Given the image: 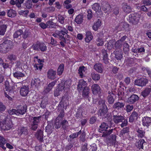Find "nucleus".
Segmentation results:
<instances>
[{
    "mask_svg": "<svg viewBox=\"0 0 151 151\" xmlns=\"http://www.w3.org/2000/svg\"><path fill=\"white\" fill-rule=\"evenodd\" d=\"M0 126L2 130H8L11 128L12 124L9 119L5 115H0Z\"/></svg>",
    "mask_w": 151,
    "mask_h": 151,
    "instance_id": "1",
    "label": "nucleus"
},
{
    "mask_svg": "<svg viewBox=\"0 0 151 151\" xmlns=\"http://www.w3.org/2000/svg\"><path fill=\"white\" fill-rule=\"evenodd\" d=\"M108 128V124L105 122H103L99 126V131L100 132H103V134L101 137H106L108 136L112 132L113 129L107 130Z\"/></svg>",
    "mask_w": 151,
    "mask_h": 151,
    "instance_id": "2",
    "label": "nucleus"
},
{
    "mask_svg": "<svg viewBox=\"0 0 151 151\" xmlns=\"http://www.w3.org/2000/svg\"><path fill=\"white\" fill-rule=\"evenodd\" d=\"M12 43V42L10 40H5L3 43L0 44V52L4 53H6L10 49Z\"/></svg>",
    "mask_w": 151,
    "mask_h": 151,
    "instance_id": "3",
    "label": "nucleus"
},
{
    "mask_svg": "<svg viewBox=\"0 0 151 151\" xmlns=\"http://www.w3.org/2000/svg\"><path fill=\"white\" fill-rule=\"evenodd\" d=\"M140 15L137 13L132 14L129 15V22L134 24H138Z\"/></svg>",
    "mask_w": 151,
    "mask_h": 151,
    "instance_id": "4",
    "label": "nucleus"
},
{
    "mask_svg": "<svg viewBox=\"0 0 151 151\" xmlns=\"http://www.w3.org/2000/svg\"><path fill=\"white\" fill-rule=\"evenodd\" d=\"M148 82V80L146 78L142 77L135 80L134 81V84L139 86L143 87L146 85Z\"/></svg>",
    "mask_w": 151,
    "mask_h": 151,
    "instance_id": "5",
    "label": "nucleus"
},
{
    "mask_svg": "<svg viewBox=\"0 0 151 151\" xmlns=\"http://www.w3.org/2000/svg\"><path fill=\"white\" fill-rule=\"evenodd\" d=\"M104 107L105 108L100 109L98 111V114L101 117V118H106L108 115L107 114L108 109L107 106H104Z\"/></svg>",
    "mask_w": 151,
    "mask_h": 151,
    "instance_id": "6",
    "label": "nucleus"
},
{
    "mask_svg": "<svg viewBox=\"0 0 151 151\" xmlns=\"http://www.w3.org/2000/svg\"><path fill=\"white\" fill-rule=\"evenodd\" d=\"M139 99V97L136 95L132 94L127 99V102L129 104H133L137 101Z\"/></svg>",
    "mask_w": 151,
    "mask_h": 151,
    "instance_id": "7",
    "label": "nucleus"
},
{
    "mask_svg": "<svg viewBox=\"0 0 151 151\" xmlns=\"http://www.w3.org/2000/svg\"><path fill=\"white\" fill-rule=\"evenodd\" d=\"M67 31L65 32L62 30L60 31H56V34L58 36H59V38L63 42H65V39H66V37L64 36L65 34L66 33Z\"/></svg>",
    "mask_w": 151,
    "mask_h": 151,
    "instance_id": "8",
    "label": "nucleus"
},
{
    "mask_svg": "<svg viewBox=\"0 0 151 151\" xmlns=\"http://www.w3.org/2000/svg\"><path fill=\"white\" fill-rule=\"evenodd\" d=\"M102 55L103 56V62L105 64H107L109 63V59L108 57V54L107 50L104 49H103L102 50Z\"/></svg>",
    "mask_w": 151,
    "mask_h": 151,
    "instance_id": "9",
    "label": "nucleus"
},
{
    "mask_svg": "<svg viewBox=\"0 0 151 151\" xmlns=\"http://www.w3.org/2000/svg\"><path fill=\"white\" fill-rule=\"evenodd\" d=\"M56 72L52 69L49 70L47 73V76L49 78L52 80H54L56 78Z\"/></svg>",
    "mask_w": 151,
    "mask_h": 151,
    "instance_id": "10",
    "label": "nucleus"
},
{
    "mask_svg": "<svg viewBox=\"0 0 151 151\" xmlns=\"http://www.w3.org/2000/svg\"><path fill=\"white\" fill-rule=\"evenodd\" d=\"M151 124V117L146 116L143 118L142 124L144 126L148 127Z\"/></svg>",
    "mask_w": 151,
    "mask_h": 151,
    "instance_id": "11",
    "label": "nucleus"
},
{
    "mask_svg": "<svg viewBox=\"0 0 151 151\" xmlns=\"http://www.w3.org/2000/svg\"><path fill=\"white\" fill-rule=\"evenodd\" d=\"M29 88L27 86H24L21 88L20 93L23 96H25L28 94Z\"/></svg>",
    "mask_w": 151,
    "mask_h": 151,
    "instance_id": "12",
    "label": "nucleus"
},
{
    "mask_svg": "<svg viewBox=\"0 0 151 151\" xmlns=\"http://www.w3.org/2000/svg\"><path fill=\"white\" fill-rule=\"evenodd\" d=\"M93 68L99 73H103V67L102 64L100 63L95 64L94 65Z\"/></svg>",
    "mask_w": 151,
    "mask_h": 151,
    "instance_id": "13",
    "label": "nucleus"
},
{
    "mask_svg": "<svg viewBox=\"0 0 151 151\" xmlns=\"http://www.w3.org/2000/svg\"><path fill=\"white\" fill-rule=\"evenodd\" d=\"M93 93L94 94H99L101 93V89L97 84H94L92 86Z\"/></svg>",
    "mask_w": 151,
    "mask_h": 151,
    "instance_id": "14",
    "label": "nucleus"
},
{
    "mask_svg": "<svg viewBox=\"0 0 151 151\" xmlns=\"http://www.w3.org/2000/svg\"><path fill=\"white\" fill-rule=\"evenodd\" d=\"M18 134L20 136L22 134L24 135H27L28 131L27 128L24 127H20L18 129Z\"/></svg>",
    "mask_w": 151,
    "mask_h": 151,
    "instance_id": "15",
    "label": "nucleus"
},
{
    "mask_svg": "<svg viewBox=\"0 0 151 151\" xmlns=\"http://www.w3.org/2000/svg\"><path fill=\"white\" fill-rule=\"evenodd\" d=\"M6 90L8 91L9 92L8 94H9L12 97L14 96V93L13 92V88L9 84L8 82L6 81L5 84Z\"/></svg>",
    "mask_w": 151,
    "mask_h": 151,
    "instance_id": "16",
    "label": "nucleus"
},
{
    "mask_svg": "<svg viewBox=\"0 0 151 151\" xmlns=\"http://www.w3.org/2000/svg\"><path fill=\"white\" fill-rule=\"evenodd\" d=\"M27 109V107L26 106H20L17 110V115H23L26 112Z\"/></svg>",
    "mask_w": 151,
    "mask_h": 151,
    "instance_id": "17",
    "label": "nucleus"
},
{
    "mask_svg": "<svg viewBox=\"0 0 151 151\" xmlns=\"http://www.w3.org/2000/svg\"><path fill=\"white\" fill-rule=\"evenodd\" d=\"M7 26L6 24L2 23V22L0 21V35H4L6 32Z\"/></svg>",
    "mask_w": 151,
    "mask_h": 151,
    "instance_id": "18",
    "label": "nucleus"
},
{
    "mask_svg": "<svg viewBox=\"0 0 151 151\" xmlns=\"http://www.w3.org/2000/svg\"><path fill=\"white\" fill-rule=\"evenodd\" d=\"M87 83L86 81L83 79L80 80L78 86V89L79 91H81L82 89L85 88L86 87H87L86 85Z\"/></svg>",
    "mask_w": 151,
    "mask_h": 151,
    "instance_id": "19",
    "label": "nucleus"
},
{
    "mask_svg": "<svg viewBox=\"0 0 151 151\" xmlns=\"http://www.w3.org/2000/svg\"><path fill=\"white\" fill-rule=\"evenodd\" d=\"M124 119V116L120 115H114L113 116V119L114 122L117 124L118 123L122 122V121Z\"/></svg>",
    "mask_w": 151,
    "mask_h": 151,
    "instance_id": "20",
    "label": "nucleus"
},
{
    "mask_svg": "<svg viewBox=\"0 0 151 151\" xmlns=\"http://www.w3.org/2000/svg\"><path fill=\"white\" fill-rule=\"evenodd\" d=\"M125 105V103L124 102H118L115 103L113 106L114 109L117 110H119L123 108Z\"/></svg>",
    "mask_w": 151,
    "mask_h": 151,
    "instance_id": "21",
    "label": "nucleus"
},
{
    "mask_svg": "<svg viewBox=\"0 0 151 151\" xmlns=\"http://www.w3.org/2000/svg\"><path fill=\"white\" fill-rule=\"evenodd\" d=\"M35 136L40 142H43V133L41 130H38Z\"/></svg>",
    "mask_w": 151,
    "mask_h": 151,
    "instance_id": "22",
    "label": "nucleus"
},
{
    "mask_svg": "<svg viewBox=\"0 0 151 151\" xmlns=\"http://www.w3.org/2000/svg\"><path fill=\"white\" fill-rule=\"evenodd\" d=\"M108 93L109 95L107 97L108 102L109 104H112L114 103V94L110 91L108 92Z\"/></svg>",
    "mask_w": 151,
    "mask_h": 151,
    "instance_id": "23",
    "label": "nucleus"
},
{
    "mask_svg": "<svg viewBox=\"0 0 151 151\" xmlns=\"http://www.w3.org/2000/svg\"><path fill=\"white\" fill-rule=\"evenodd\" d=\"M146 142L143 139H141L135 143L136 147L139 149H143V144L145 143Z\"/></svg>",
    "mask_w": 151,
    "mask_h": 151,
    "instance_id": "24",
    "label": "nucleus"
},
{
    "mask_svg": "<svg viewBox=\"0 0 151 151\" xmlns=\"http://www.w3.org/2000/svg\"><path fill=\"white\" fill-rule=\"evenodd\" d=\"M138 117V114L136 112H133L129 118V122H133L135 120L137 119Z\"/></svg>",
    "mask_w": 151,
    "mask_h": 151,
    "instance_id": "25",
    "label": "nucleus"
},
{
    "mask_svg": "<svg viewBox=\"0 0 151 151\" xmlns=\"http://www.w3.org/2000/svg\"><path fill=\"white\" fill-rule=\"evenodd\" d=\"M151 91V87H149L145 88L141 93L142 95L144 97L147 96Z\"/></svg>",
    "mask_w": 151,
    "mask_h": 151,
    "instance_id": "26",
    "label": "nucleus"
},
{
    "mask_svg": "<svg viewBox=\"0 0 151 151\" xmlns=\"http://www.w3.org/2000/svg\"><path fill=\"white\" fill-rule=\"evenodd\" d=\"M53 128V124L52 123L49 124L45 127V132L48 134H50L52 132Z\"/></svg>",
    "mask_w": 151,
    "mask_h": 151,
    "instance_id": "27",
    "label": "nucleus"
},
{
    "mask_svg": "<svg viewBox=\"0 0 151 151\" xmlns=\"http://www.w3.org/2000/svg\"><path fill=\"white\" fill-rule=\"evenodd\" d=\"M122 8L124 11L126 13H130L132 10L131 7L125 3H124L122 4Z\"/></svg>",
    "mask_w": 151,
    "mask_h": 151,
    "instance_id": "28",
    "label": "nucleus"
},
{
    "mask_svg": "<svg viewBox=\"0 0 151 151\" xmlns=\"http://www.w3.org/2000/svg\"><path fill=\"white\" fill-rule=\"evenodd\" d=\"M137 132L138 133L137 135L138 137L142 138L144 136L145 134V130L142 128H138L137 129Z\"/></svg>",
    "mask_w": 151,
    "mask_h": 151,
    "instance_id": "29",
    "label": "nucleus"
},
{
    "mask_svg": "<svg viewBox=\"0 0 151 151\" xmlns=\"http://www.w3.org/2000/svg\"><path fill=\"white\" fill-rule=\"evenodd\" d=\"M40 81L38 78H35L34 79H32L31 81L32 85L35 86L36 87H38L40 85Z\"/></svg>",
    "mask_w": 151,
    "mask_h": 151,
    "instance_id": "30",
    "label": "nucleus"
},
{
    "mask_svg": "<svg viewBox=\"0 0 151 151\" xmlns=\"http://www.w3.org/2000/svg\"><path fill=\"white\" fill-rule=\"evenodd\" d=\"M86 37L85 40L86 42H89L93 38V36L90 32H86Z\"/></svg>",
    "mask_w": 151,
    "mask_h": 151,
    "instance_id": "31",
    "label": "nucleus"
},
{
    "mask_svg": "<svg viewBox=\"0 0 151 151\" xmlns=\"http://www.w3.org/2000/svg\"><path fill=\"white\" fill-rule=\"evenodd\" d=\"M83 15L82 14H79L75 19V22L77 24H81L83 21Z\"/></svg>",
    "mask_w": 151,
    "mask_h": 151,
    "instance_id": "32",
    "label": "nucleus"
},
{
    "mask_svg": "<svg viewBox=\"0 0 151 151\" xmlns=\"http://www.w3.org/2000/svg\"><path fill=\"white\" fill-rule=\"evenodd\" d=\"M101 21L98 19V21L94 24L92 27L93 29L95 31L97 30L101 26Z\"/></svg>",
    "mask_w": 151,
    "mask_h": 151,
    "instance_id": "33",
    "label": "nucleus"
},
{
    "mask_svg": "<svg viewBox=\"0 0 151 151\" xmlns=\"http://www.w3.org/2000/svg\"><path fill=\"white\" fill-rule=\"evenodd\" d=\"M89 89L88 87H86L85 88L83 91L82 96L83 97L86 98H88V95L89 93Z\"/></svg>",
    "mask_w": 151,
    "mask_h": 151,
    "instance_id": "34",
    "label": "nucleus"
},
{
    "mask_svg": "<svg viewBox=\"0 0 151 151\" xmlns=\"http://www.w3.org/2000/svg\"><path fill=\"white\" fill-rule=\"evenodd\" d=\"M91 75L92 78L94 81H98L100 78V76L99 74L94 72L91 73Z\"/></svg>",
    "mask_w": 151,
    "mask_h": 151,
    "instance_id": "35",
    "label": "nucleus"
},
{
    "mask_svg": "<svg viewBox=\"0 0 151 151\" xmlns=\"http://www.w3.org/2000/svg\"><path fill=\"white\" fill-rule=\"evenodd\" d=\"M24 4L26 8L29 9H31L33 5L31 0H26Z\"/></svg>",
    "mask_w": 151,
    "mask_h": 151,
    "instance_id": "36",
    "label": "nucleus"
},
{
    "mask_svg": "<svg viewBox=\"0 0 151 151\" xmlns=\"http://www.w3.org/2000/svg\"><path fill=\"white\" fill-rule=\"evenodd\" d=\"M47 28H56L57 25L51 21L49 20L47 22Z\"/></svg>",
    "mask_w": 151,
    "mask_h": 151,
    "instance_id": "37",
    "label": "nucleus"
},
{
    "mask_svg": "<svg viewBox=\"0 0 151 151\" xmlns=\"http://www.w3.org/2000/svg\"><path fill=\"white\" fill-rule=\"evenodd\" d=\"M7 14L9 17H13L16 16V12L15 10L10 9L8 11Z\"/></svg>",
    "mask_w": 151,
    "mask_h": 151,
    "instance_id": "38",
    "label": "nucleus"
},
{
    "mask_svg": "<svg viewBox=\"0 0 151 151\" xmlns=\"http://www.w3.org/2000/svg\"><path fill=\"white\" fill-rule=\"evenodd\" d=\"M14 76L18 79H20L21 78H22L25 76L24 74L21 72H17L14 73Z\"/></svg>",
    "mask_w": 151,
    "mask_h": 151,
    "instance_id": "39",
    "label": "nucleus"
},
{
    "mask_svg": "<svg viewBox=\"0 0 151 151\" xmlns=\"http://www.w3.org/2000/svg\"><path fill=\"white\" fill-rule=\"evenodd\" d=\"M64 68L63 64L60 65L57 70V74L59 76L61 75L63 71Z\"/></svg>",
    "mask_w": 151,
    "mask_h": 151,
    "instance_id": "40",
    "label": "nucleus"
},
{
    "mask_svg": "<svg viewBox=\"0 0 151 151\" xmlns=\"http://www.w3.org/2000/svg\"><path fill=\"white\" fill-rule=\"evenodd\" d=\"M123 50L125 54H127L129 50V45L126 42H124L123 44Z\"/></svg>",
    "mask_w": 151,
    "mask_h": 151,
    "instance_id": "41",
    "label": "nucleus"
},
{
    "mask_svg": "<svg viewBox=\"0 0 151 151\" xmlns=\"http://www.w3.org/2000/svg\"><path fill=\"white\" fill-rule=\"evenodd\" d=\"M83 112V111L82 109L80 108L78 109L76 114V117L77 118H81L82 116Z\"/></svg>",
    "mask_w": 151,
    "mask_h": 151,
    "instance_id": "42",
    "label": "nucleus"
},
{
    "mask_svg": "<svg viewBox=\"0 0 151 151\" xmlns=\"http://www.w3.org/2000/svg\"><path fill=\"white\" fill-rule=\"evenodd\" d=\"M41 116L37 117H34L33 118L32 123L34 124H37L38 125V123L41 120Z\"/></svg>",
    "mask_w": 151,
    "mask_h": 151,
    "instance_id": "43",
    "label": "nucleus"
},
{
    "mask_svg": "<svg viewBox=\"0 0 151 151\" xmlns=\"http://www.w3.org/2000/svg\"><path fill=\"white\" fill-rule=\"evenodd\" d=\"M23 32L21 29L16 31L14 34L13 37L14 38H17L21 36L23 33Z\"/></svg>",
    "mask_w": 151,
    "mask_h": 151,
    "instance_id": "44",
    "label": "nucleus"
},
{
    "mask_svg": "<svg viewBox=\"0 0 151 151\" xmlns=\"http://www.w3.org/2000/svg\"><path fill=\"white\" fill-rule=\"evenodd\" d=\"M47 103V98H45L42 100L40 104V107L42 108H45Z\"/></svg>",
    "mask_w": 151,
    "mask_h": 151,
    "instance_id": "45",
    "label": "nucleus"
},
{
    "mask_svg": "<svg viewBox=\"0 0 151 151\" xmlns=\"http://www.w3.org/2000/svg\"><path fill=\"white\" fill-rule=\"evenodd\" d=\"M92 8L96 12L98 11L99 10L101 9V7H100L99 4L95 3L92 6Z\"/></svg>",
    "mask_w": 151,
    "mask_h": 151,
    "instance_id": "46",
    "label": "nucleus"
},
{
    "mask_svg": "<svg viewBox=\"0 0 151 151\" xmlns=\"http://www.w3.org/2000/svg\"><path fill=\"white\" fill-rule=\"evenodd\" d=\"M61 125V120L56 119L55 124V128L58 129L60 128Z\"/></svg>",
    "mask_w": 151,
    "mask_h": 151,
    "instance_id": "47",
    "label": "nucleus"
},
{
    "mask_svg": "<svg viewBox=\"0 0 151 151\" xmlns=\"http://www.w3.org/2000/svg\"><path fill=\"white\" fill-rule=\"evenodd\" d=\"M96 43L97 45L98 46H102L104 44V41L102 39L99 37L96 39Z\"/></svg>",
    "mask_w": 151,
    "mask_h": 151,
    "instance_id": "48",
    "label": "nucleus"
},
{
    "mask_svg": "<svg viewBox=\"0 0 151 151\" xmlns=\"http://www.w3.org/2000/svg\"><path fill=\"white\" fill-rule=\"evenodd\" d=\"M98 105L101 108H105L104 106H107L105 104V101L104 100H101L99 101Z\"/></svg>",
    "mask_w": 151,
    "mask_h": 151,
    "instance_id": "49",
    "label": "nucleus"
},
{
    "mask_svg": "<svg viewBox=\"0 0 151 151\" xmlns=\"http://www.w3.org/2000/svg\"><path fill=\"white\" fill-rule=\"evenodd\" d=\"M122 57V54L121 52H116L115 53V58L117 60H121Z\"/></svg>",
    "mask_w": 151,
    "mask_h": 151,
    "instance_id": "50",
    "label": "nucleus"
},
{
    "mask_svg": "<svg viewBox=\"0 0 151 151\" xmlns=\"http://www.w3.org/2000/svg\"><path fill=\"white\" fill-rule=\"evenodd\" d=\"M61 125L63 129H65L68 127V122L65 120H64L63 121L61 120Z\"/></svg>",
    "mask_w": 151,
    "mask_h": 151,
    "instance_id": "51",
    "label": "nucleus"
},
{
    "mask_svg": "<svg viewBox=\"0 0 151 151\" xmlns=\"http://www.w3.org/2000/svg\"><path fill=\"white\" fill-rule=\"evenodd\" d=\"M39 49L42 51L44 52L47 50V47L44 43H40Z\"/></svg>",
    "mask_w": 151,
    "mask_h": 151,
    "instance_id": "52",
    "label": "nucleus"
},
{
    "mask_svg": "<svg viewBox=\"0 0 151 151\" xmlns=\"http://www.w3.org/2000/svg\"><path fill=\"white\" fill-rule=\"evenodd\" d=\"M85 68V67L84 66L80 67L79 68V69H78V73L81 78H82L83 76V72H84L85 71L84 70Z\"/></svg>",
    "mask_w": 151,
    "mask_h": 151,
    "instance_id": "53",
    "label": "nucleus"
},
{
    "mask_svg": "<svg viewBox=\"0 0 151 151\" xmlns=\"http://www.w3.org/2000/svg\"><path fill=\"white\" fill-rule=\"evenodd\" d=\"M8 58L11 61H15L16 60L17 57L15 55L11 54L8 56Z\"/></svg>",
    "mask_w": 151,
    "mask_h": 151,
    "instance_id": "54",
    "label": "nucleus"
},
{
    "mask_svg": "<svg viewBox=\"0 0 151 151\" xmlns=\"http://www.w3.org/2000/svg\"><path fill=\"white\" fill-rule=\"evenodd\" d=\"M122 43L119 40L117 41L114 45L115 47L117 49L120 48L122 45Z\"/></svg>",
    "mask_w": 151,
    "mask_h": 151,
    "instance_id": "55",
    "label": "nucleus"
},
{
    "mask_svg": "<svg viewBox=\"0 0 151 151\" xmlns=\"http://www.w3.org/2000/svg\"><path fill=\"white\" fill-rule=\"evenodd\" d=\"M43 65L40 64H35L34 65V67L35 70H39L40 71L43 67Z\"/></svg>",
    "mask_w": 151,
    "mask_h": 151,
    "instance_id": "56",
    "label": "nucleus"
},
{
    "mask_svg": "<svg viewBox=\"0 0 151 151\" xmlns=\"http://www.w3.org/2000/svg\"><path fill=\"white\" fill-rule=\"evenodd\" d=\"M24 0H16V6L19 8L21 7V4L24 2Z\"/></svg>",
    "mask_w": 151,
    "mask_h": 151,
    "instance_id": "57",
    "label": "nucleus"
},
{
    "mask_svg": "<svg viewBox=\"0 0 151 151\" xmlns=\"http://www.w3.org/2000/svg\"><path fill=\"white\" fill-rule=\"evenodd\" d=\"M97 118L95 116H92L91 117L89 120V123L91 124H93L96 121Z\"/></svg>",
    "mask_w": 151,
    "mask_h": 151,
    "instance_id": "58",
    "label": "nucleus"
},
{
    "mask_svg": "<svg viewBox=\"0 0 151 151\" xmlns=\"http://www.w3.org/2000/svg\"><path fill=\"white\" fill-rule=\"evenodd\" d=\"M87 18L88 20H90L93 17V14L92 11L90 9H88L87 11Z\"/></svg>",
    "mask_w": 151,
    "mask_h": 151,
    "instance_id": "59",
    "label": "nucleus"
},
{
    "mask_svg": "<svg viewBox=\"0 0 151 151\" xmlns=\"http://www.w3.org/2000/svg\"><path fill=\"white\" fill-rule=\"evenodd\" d=\"M126 110L127 112H130L133 109L132 105L128 104L126 106Z\"/></svg>",
    "mask_w": 151,
    "mask_h": 151,
    "instance_id": "60",
    "label": "nucleus"
},
{
    "mask_svg": "<svg viewBox=\"0 0 151 151\" xmlns=\"http://www.w3.org/2000/svg\"><path fill=\"white\" fill-rule=\"evenodd\" d=\"M23 33V37L24 39L26 38L30 35V33L27 30H25Z\"/></svg>",
    "mask_w": 151,
    "mask_h": 151,
    "instance_id": "61",
    "label": "nucleus"
},
{
    "mask_svg": "<svg viewBox=\"0 0 151 151\" xmlns=\"http://www.w3.org/2000/svg\"><path fill=\"white\" fill-rule=\"evenodd\" d=\"M64 112L63 110H62L60 112V113L59 114L56 119L59 120H61L64 117Z\"/></svg>",
    "mask_w": 151,
    "mask_h": 151,
    "instance_id": "62",
    "label": "nucleus"
},
{
    "mask_svg": "<svg viewBox=\"0 0 151 151\" xmlns=\"http://www.w3.org/2000/svg\"><path fill=\"white\" fill-rule=\"evenodd\" d=\"M58 21L61 24H63L64 23V18L60 15H58Z\"/></svg>",
    "mask_w": 151,
    "mask_h": 151,
    "instance_id": "63",
    "label": "nucleus"
},
{
    "mask_svg": "<svg viewBox=\"0 0 151 151\" xmlns=\"http://www.w3.org/2000/svg\"><path fill=\"white\" fill-rule=\"evenodd\" d=\"M9 114L11 115H12L13 114H16L17 115V110L14 109H12L8 111Z\"/></svg>",
    "mask_w": 151,
    "mask_h": 151,
    "instance_id": "64",
    "label": "nucleus"
}]
</instances>
